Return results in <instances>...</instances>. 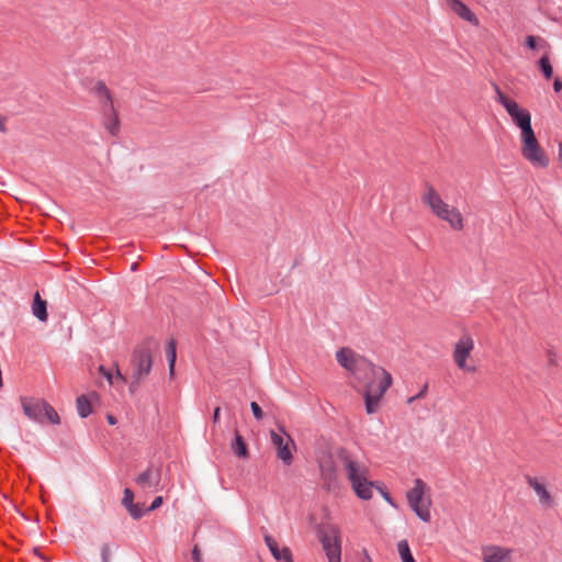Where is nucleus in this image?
I'll return each instance as SVG.
<instances>
[{"label": "nucleus", "mask_w": 562, "mask_h": 562, "mask_svg": "<svg viewBox=\"0 0 562 562\" xmlns=\"http://www.w3.org/2000/svg\"><path fill=\"white\" fill-rule=\"evenodd\" d=\"M553 88L555 92H560L562 90V81L557 78L554 80Z\"/></svg>", "instance_id": "nucleus-34"}, {"label": "nucleus", "mask_w": 562, "mask_h": 562, "mask_svg": "<svg viewBox=\"0 0 562 562\" xmlns=\"http://www.w3.org/2000/svg\"><path fill=\"white\" fill-rule=\"evenodd\" d=\"M526 45L532 50L537 49V38L532 35H528L526 37Z\"/></svg>", "instance_id": "nucleus-32"}, {"label": "nucleus", "mask_w": 562, "mask_h": 562, "mask_svg": "<svg viewBox=\"0 0 562 562\" xmlns=\"http://www.w3.org/2000/svg\"><path fill=\"white\" fill-rule=\"evenodd\" d=\"M397 552L402 562H416L411 552L407 540H400L397 542Z\"/></svg>", "instance_id": "nucleus-22"}, {"label": "nucleus", "mask_w": 562, "mask_h": 562, "mask_svg": "<svg viewBox=\"0 0 562 562\" xmlns=\"http://www.w3.org/2000/svg\"><path fill=\"white\" fill-rule=\"evenodd\" d=\"M515 550L513 548L487 544L482 548L483 562H514Z\"/></svg>", "instance_id": "nucleus-13"}, {"label": "nucleus", "mask_w": 562, "mask_h": 562, "mask_svg": "<svg viewBox=\"0 0 562 562\" xmlns=\"http://www.w3.org/2000/svg\"><path fill=\"white\" fill-rule=\"evenodd\" d=\"M220 411H221V408H220V407H216V408L214 409V414H213V422H214V423H217V422H218V418H220Z\"/></svg>", "instance_id": "nucleus-36"}, {"label": "nucleus", "mask_w": 562, "mask_h": 562, "mask_svg": "<svg viewBox=\"0 0 562 562\" xmlns=\"http://www.w3.org/2000/svg\"><path fill=\"white\" fill-rule=\"evenodd\" d=\"M265 542L268 546L272 557L279 562H293L291 550L288 547L279 548L278 542L272 536L266 535Z\"/></svg>", "instance_id": "nucleus-15"}, {"label": "nucleus", "mask_w": 562, "mask_h": 562, "mask_svg": "<svg viewBox=\"0 0 562 562\" xmlns=\"http://www.w3.org/2000/svg\"><path fill=\"white\" fill-rule=\"evenodd\" d=\"M358 381L363 383L366 411L370 415L374 414L379 409V403L382 396L385 394V392L392 385V383L385 386V389L380 394L376 387H380V385L382 384V379L375 378L371 372H362V380Z\"/></svg>", "instance_id": "nucleus-8"}, {"label": "nucleus", "mask_w": 562, "mask_h": 562, "mask_svg": "<svg viewBox=\"0 0 562 562\" xmlns=\"http://www.w3.org/2000/svg\"><path fill=\"white\" fill-rule=\"evenodd\" d=\"M114 378V383L116 381H121V382H125L126 381V378L121 373L120 369L117 366H115V374L113 375Z\"/></svg>", "instance_id": "nucleus-33"}, {"label": "nucleus", "mask_w": 562, "mask_h": 562, "mask_svg": "<svg viewBox=\"0 0 562 562\" xmlns=\"http://www.w3.org/2000/svg\"><path fill=\"white\" fill-rule=\"evenodd\" d=\"M474 339L471 335H462L453 345L452 358L458 369L465 373H475L477 368L472 357Z\"/></svg>", "instance_id": "nucleus-6"}, {"label": "nucleus", "mask_w": 562, "mask_h": 562, "mask_svg": "<svg viewBox=\"0 0 562 562\" xmlns=\"http://www.w3.org/2000/svg\"><path fill=\"white\" fill-rule=\"evenodd\" d=\"M32 312L34 316L37 317L41 322L47 321L46 302L41 299L38 292H36L34 295Z\"/></svg>", "instance_id": "nucleus-20"}, {"label": "nucleus", "mask_w": 562, "mask_h": 562, "mask_svg": "<svg viewBox=\"0 0 562 562\" xmlns=\"http://www.w3.org/2000/svg\"><path fill=\"white\" fill-rule=\"evenodd\" d=\"M136 267H137V265H136V263H134V265L132 266V269H133V270H135V269H136Z\"/></svg>", "instance_id": "nucleus-42"}, {"label": "nucleus", "mask_w": 562, "mask_h": 562, "mask_svg": "<svg viewBox=\"0 0 562 562\" xmlns=\"http://www.w3.org/2000/svg\"><path fill=\"white\" fill-rule=\"evenodd\" d=\"M192 560L194 562H203L202 553L198 544H195L192 549Z\"/></svg>", "instance_id": "nucleus-30"}, {"label": "nucleus", "mask_w": 562, "mask_h": 562, "mask_svg": "<svg viewBox=\"0 0 562 562\" xmlns=\"http://www.w3.org/2000/svg\"><path fill=\"white\" fill-rule=\"evenodd\" d=\"M250 408L257 420H261L263 418V412L256 402L250 403Z\"/></svg>", "instance_id": "nucleus-27"}, {"label": "nucleus", "mask_w": 562, "mask_h": 562, "mask_svg": "<svg viewBox=\"0 0 562 562\" xmlns=\"http://www.w3.org/2000/svg\"><path fill=\"white\" fill-rule=\"evenodd\" d=\"M341 459L344 469L357 496L362 499H370L372 497L373 483L368 481L367 467L346 454H342Z\"/></svg>", "instance_id": "nucleus-4"}, {"label": "nucleus", "mask_w": 562, "mask_h": 562, "mask_svg": "<svg viewBox=\"0 0 562 562\" xmlns=\"http://www.w3.org/2000/svg\"><path fill=\"white\" fill-rule=\"evenodd\" d=\"M270 440L277 451V457L285 465L293 462V451L295 450V442L283 426H278L277 429L270 430Z\"/></svg>", "instance_id": "nucleus-9"}, {"label": "nucleus", "mask_w": 562, "mask_h": 562, "mask_svg": "<svg viewBox=\"0 0 562 562\" xmlns=\"http://www.w3.org/2000/svg\"><path fill=\"white\" fill-rule=\"evenodd\" d=\"M128 514L134 518V519H139L143 517L144 515V509H143V505L140 504H133L131 506H128V508H126Z\"/></svg>", "instance_id": "nucleus-25"}, {"label": "nucleus", "mask_w": 562, "mask_h": 562, "mask_svg": "<svg viewBox=\"0 0 562 562\" xmlns=\"http://www.w3.org/2000/svg\"><path fill=\"white\" fill-rule=\"evenodd\" d=\"M99 395L95 392H91L89 395H81L77 398V411L78 414L86 418L91 413V403L93 400H98Z\"/></svg>", "instance_id": "nucleus-18"}, {"label": "nucleus", "mask_w": 562, "mask_h": 562, "mask_svg": "<svg viewBox=\"0 0 562 562\" xmlns=\"http://www.w3.org/2000/svg\"><path fill=\"white\" fill-rule=\"evenodd\" d=\"M450 9L456 14H458L461 19H463L470 23H473V24L479 23V20L475 16V14L461 0H457L452 4H450Z\"/></svg>", "instance_id": "nucleus-17"}, {"label": "nucleus", "mask_w": 562, "mask_h": 562, "mask_svg": "<svg viewBox=\"0 0 562 562\" xmlns=\"http://www.w3.org/2000/svg\"><path fill=\"white\" fill-rule=\"evenodd\" d=\"M134 493L130 488L124 490V496L122 499V504L125 506V508H128V506L134 504Z\"/></svg>", "instance_id": "nucleus-26"}, {"label": "nucleus", "mask_w": 562, "mask_h": 562, "mask_svg": "<svg viewBox=\"0 0 562 562\" xmlns=\"http://www.w3.org/2000/svg\"><path fill=\"white\" fill-rule=\"evenodd\" d=\"M5 131V119L0 115V132L4 133Z\"/></svg>", "instance_id": "nucleus-35"}, {"label": "nucleus", "mask_w": 562, "mask_h": 562, "mask_svg": "<svg viewBox=\"0 0 562 562\" xmlns=\"http://www.w3.org/2000/svg\"><path fill=\"white\" fill-rule=\"evenodd\" d=\"M98 371H99V373H101V374H102V375L108 380V382H109L110 384H114V378H113V374H112L109 370H106V369H105V367L100 366V367L98 368Z\"/></svg>", "instance_id": "nucleus-29"}, {"label": "nucleus", "mask_w": 562, "mask_h": 562, "mask_svg": "<svg viewBox=\"0 0 562 562\" xmlns=\"http://www.w3.org/2000/svg\"><path fill=\"white\" fill-rule=\"evenodd\" d=\"M21 405L25 416L36 423L48 420L52 424H59L57 412L45 401L33 397H22Z\"/></svg>", "instance_id": "nucleus-7"}, {"label": "nucleus", "mask_w": 562, "mask_h": 562, "mask_svg": "<svg viewBox=\"0 0 562 562\" xmlns=\"http://www.w3.org/2000/svg\"><path fill=\"white\" fill-rule=\"evenodd\" d=\"M151 356L147 349H137L132 356V381L130 389L134 391L137 385L147 376L151 369Z\"/></svg>", "instance_id": "nucleus-10"}, {"label": "nucleus", "mask_w": 562, "mask_h": 562, "mask_svg": "<svg viewBox=\"0 0 562 562\" xmlns=\"http://www.w3.org/2000/svg\"><path fill=\"white\" fill-rule=\"evenodd\" d=\"M162 502H164L162 497H161V496H157V497L153 501L151 505L148 507V509H147V510H148V512H151V510H155V509L159 508V507L162 505Z\"/></svg>", "instance_id": "nucleus-31"}, {"label": "nucleus", "mask_w": 562, "mask_h": 562, "mask_svg": "<svg viewBox=\"0 0 562 562\" xmlns=\"http://www.w3.org/2000/svg\"><path fill=\"white\" fill-rule=\"evenodd\" d=\"M381 493H382V495H383V498H384L387 503H390V504H392V505H393V502H392V498L390 497V495H389L386 492H382V491H381Z\"/></svg>", "instance_id": "nucleus-38"}, {"label": "nucleus", "mask_w": 562, "mask_h": 562, "mask_svg": "<svg viewBox=\"0 0 562 562\" xmlns=\"http://www.w3.org/2000/svg\"><path fill=\"white\" fill-rule=\"evenodd\" d=\"M161 474L158 469L148 468L136 477V483L144 490L155 488L159 485Z\"/></svg>", "instance_id": "nucleus-14"}, {"label": "nucleus", "mask_w": 562, "mask_h": 562, "mask_svg": "<svg viewBox=\"0 0 562 562\" xmlns=\"http://www.w3.org/2000/svg\"><path fill=\"white\" fill-rule=\"evenodd\" d=\"M417 400L416 395L415 396H412L407 400V403L408 404H412L413 402H415Z\"/></svg>", "instance_id": "nucleus-41"}, {"label": "nucleus", "mask_w": 562, "mask_h": 562, "mask_svg": "<svg viewBox=\"0 0 562 562\" xmlns=\"http://www.w3.org/2000/svg\"><path fill=\"white\" fill-rule=\"evenodd\" d=\"M539 67L547 79H550L552 77L553 69L547 55L542 56L539 59Z\"/></svg>", "instance_id": "nucleus-24"}, {"label": "nucleus", "mask_w": 562, "mask_h": 562, "mask_svg": "<svg viewBox=\"0 0 562 562\" xmlns=\"http://www.w3.org/2000/svg\"><path fill=\"white\" fill-rule=\"evenodd\" d=\"M104 113V127L109 131L111 135H116L120 127V121L117 114L114 110V105L111 109H103Z\"/></svg>", "instance_id": "nucleus-19"}, {"label": "nucleus", "mask_w": 562, "mask_h": 562, "mask_svg": "<svg viewBox=\"0 0 562 562\" xmlns=\"http://www.w3.org/2000/svg\"><path fill=\"white\" fill-rule=\"evenodd\" d=\"M321 543L328 562H340L341 535L337 526H328L327 529L321 533Z\"/></svg>", "instance_id": "nucleus-11"}, {"label": "nucleus", "mask_w": 562, "mask_h": 562, "mask_svg": "<svg viewBox=\"0 0 562 562\" xmlns=\"http://www.w3.org/2000/svg\"><path fill=\"white\" fill-rule=\"evenodd\" d=\"M231 448L234 451V453L239 458L248 457V449L246 442L244 441L243 437L239 435L237 430H235V439L232 441Z\"/></svg>", "instance_id": "nucleus-21"}, {"label": "nucleus", "mask_w": 562, "mask_h": 562, "mask_svg": "<svg viewBox=\"0 0 562 562\" xmlns=\"http://www.w3.org/2000/svg\"><path fill=\"white\" fill-rule=\"evenodd\" d=\"M427 389H428V385H427V384H425V385H424V387L422 389V391H420V392H418V394H416V397H417V398H420V397L425 396V394H426V392H427Z\"/></svg>", "instance_id": "nucleus-37"}, {"label": "nucleus", "mask_w": 562, "mask_h": 562, "mask_svg": "<svg viewBox=\"0 0 562 562\" xmlns=\"http://www.w3.org/2000/svg\"><path fill=\"white\" fill-rule=\"evenodd\" d=\"M106 419H108L109 424H111V425H115L116 424V419L112 415H108Z\"/></svg>", "instance_id": "nucleus-39"}, {"label": "nucleus", "mask_w": 562, "mask_h": 562, "mask_svg": "<svg viewBox=\"0 0 562 562\" xmlns=\"http://www.w3.org/2000/svg\"><path fill=\"white\" fill-rule=\"evenodd\" d=\"M559 161H560L561 167H562V144L559 145Z\"/></svg>", "instance_id": "nucleus-40"}, {"label": "nucleus", "mask_w": 562, "mask_h": 562, "mask_svg": "<svg viewBox=\"0 0 562 562\" xmlns=\"http://www.w3.org/2000/svg\"><path fill=\"white\" fill-rule=\"evenodd\" d=\"M92 93L98 98L102 109H111L113 106L111 92L103 81H97L93 85Z\"/></svg>", "instance_id": "nucleus-16"}, {"label": "nucleus", "mask_w": 562, "mask_h": 562, "mask_svg": "<svg viewBox=\"0 0 562 562\" xmlns=\"http://www.w3.org/2000/svg\"><path fill=\"white\" fill-rule=\"evenodd\" d=\"M422 201L438 220L447 223L451 229L460 232L464 228V216L461 211L446 202L439 192L428 186L422 195Z\"/></svg>", "instance_id": "nucleus-3"}, {"label": "nucleus", "mask_w": 562, "mask_h": 562, "mask_svg": "<svg viewBox=\"0 0 562 562\" xmlns=\"http://www.w3.org/2000/svg\"><path fill=\"white\" fill-rule=\"evenodd\" d=\"M166 355H167V359H168V363H169V373H170V375H173L175 363H176V358H177L176 342L173 340H170L168 342V346L166 349Z\"/></svg>", "instance_id": "nucleus-23"}, {"label": "nucleus", "mask_w": 562, "mask_h": 562, "mask_svg": "<svg viewBox=\"0 0 562 562\" xmlns=\"http://www.w3.org/2000/svg\"><path fill=\"white\" fill-rule=\"evenodd\" d=\"M336 360L344 369L351 372L357 380H362V372H371L375 378L382 379V384L376 387L380 394L385 386L393 383L392 375L384 368L373 364L348 347L340 348L336 352Z\"/></svg>", "instance_id": "nucleus-2"}, {"label": "nucleus", "mask_w": 562, "mask_h": 562, "mask_svg": "<svg viewBox=\"0 0 562 562\" xmlns=\"http://www.w3.org/2000/svg\"><path fill=\"white\" fill-rule=\"evenodd\" d=\"M406 498L409 507L419 519L425 522L430 521L431 499L428 494V487L420 479H416L414 486L407 492Z\"/></svg>", "instance_id": "nucleus-5"}, {"label": "nucleus", "mask_w": 562, "mask_h": 562, "mask_svg": "<svg viewBox=\"0 0 562 562\" xmlns=\"http://www.w3.org/2000/svg\"><path fill=\"white\" fill-rule=\"evenodd\" d=\"M497 101L506 109L514 123L521 131V155L524 158L535 167H548L549 159L536 138L529 111L522 109L516 101L507 98L498 89Z\"/></svg>", "instance_id": "nucleus-1"}, {"label": "nucleus", "mask_w": 562, "mask_h": 562, "mask_svg": "<svg viewBox=\"0 0 562 562\" xmlns=\"http://www.w3.org/2000/svg\"><path fill=\"white\" fill-rule=\"evenodd\" d=\"M110 557H111V548L109 544L105 543L101 548L102 562H110Z\"/></svg>", "instance_id": "nucleus-28"}, {"label": "nucleus", "mask_w": 562, "mask_h": 562, "mask_svg": "<svg viewBox=\"0 0 562 562\" xmlns=\"http://www.w3.org/2000/svg\"><path fill=\"white\" fill-rule=\"evenodd\" d=\"M526 482L538 497V503L541 508L551 509L555 506V498L549 490L544 477L527 475Z\"/></svg>", "instance_id": "nucleus-12"}]
</instances>
